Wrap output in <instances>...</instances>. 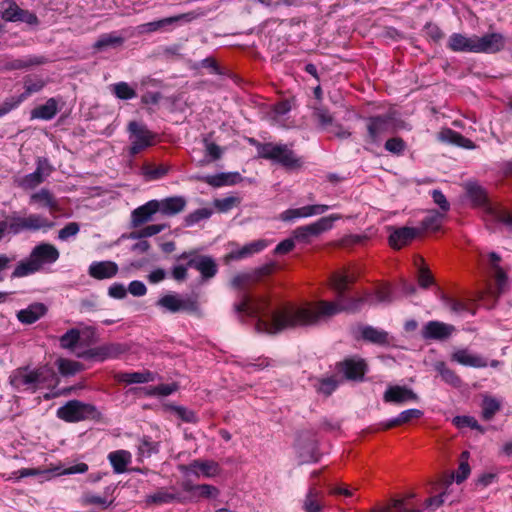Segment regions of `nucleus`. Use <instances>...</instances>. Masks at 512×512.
Instances as JSON below:
<instances>
[{
	"label": "nucleus",
	"mask_w": 512,
	"mask_h": 512,
	"mask_svg": "<svg viewBox=\"0 0 512 512\" xmlns=\"http://www.w3.org/2000/svg\"><path fill=\"white\" fill-rule=\"evenodd\" d=\"M406 144L400 137L390 138L385 143V149L393 154L400 155L404 152Z\"/></svg>",
	"instance_id": "680f3d73"
},
{
	"label": "nucleus",
	"mask_w": 512,
	"mask_h": 512,
	"mask_svg": "<svg viewBox=\"0 0 512 512\" xmlns=\"http://www.w3.org/2000/svg\"><path fill=\"white\" fill-rule=\"evenodd\" d=\"M466 191L473 206L483 210L485 221L500 222L512 227L511 213L501 206L493 205L481 186L469 183L466 186Z\"/></svg>",
	"instance_id": "20e7f679"
},
{
	"label": "nucleus",
	"mask_w": 512,
	"mask_h": 512,
	"mask_svg": "<svg viewBox=\"0 0 512 512\" xmlns=\"http://www.w3.org/2000/svg\"><path fill=\"white\" fill-rule=\"evenodd\" d=\"M23 82L25 91L21 95H19L22 101H24L31 94L41 91L46 85L43 79L38 77L33 78L31 76L24 77Z\"/></svg>",
	"instance_id": "37998d69"
},
{
	"label": "nucleus",
	"mask_w": 512,
	"mask_h": 512,
	"mask_svg": "<svg viewBox=\"0 0 512 512\" xmlns=\"http://www.w3.org/2000/svg\"><path fill=\"white\" fill-rule=\"evenodd\" d=\"M241 179L239 173H219L216 175H208L202 178V180L213 187H221L226 185H234Z\"/></svg>",
	"instance_id": "f704fd0d"
},
{
	"label": "nucleus",
	"mask_w": 512,
	"mask_h": 512,
	"mask_svg": "<svg viewBox=\"0 0 512 512\" xmlns=\"http://www.w3.org/2000/svg\"><path fill=\"white\" fill-rule=\"evenodd\" d=\"M9 383L17 390L23 388L34 393L40 388L53 387L57 383V377L49 365H42L34 369L24 366L11 372Z\"/></svg>",
	"instance_id": "f03ea898"
},
{
	"label": "nucleus",
	"mask_w": 512,
	"mask_h": 512,
	"mask_svg": "<svg viewBox=\"0 0 512 512\" xmlns=\"http://www.w3.org/2000/svg\"><path fill=\"white\" fill-rule=\"evenodd\" d=\"M431 195L434 203L439 206V211L447 214V212L450 210V203L446 199L445 195L437 189L433 190Z\"/></svg>",
	"instance_id": "338daca9"
},
{
	"label": "nucleus",
	"mask_w": 512,
	"mask_h": 512,
	"mask_svg": "<svg viewBox=\"0 0 512 512\" xmlns=\"http://www.w3.org/2000/svg\"><path fill=\"white\" fill-rule=\"evenodd\" d=\"M20 13L21 8L16 3H10L9 6L1 12V17L8 22H17Z\"/></svg>",
	"instance_id": "0e129e2a"
},
{
	"label": "nucleus",
	"mask_w": 512,
	"mask_h": 512,
	"mask_svg": "<svg viewBox=\"0 0 512 512\" xmlns=\"http://www.w3.org/2000/svg\"><path fill=\"white\" fill-rule=\"evenodd\" d=\"M219 489L210 484H197L193 500L199 498H216L219 495Z\"/></svg>",
	"instance_id": "3c124183"
},
{
	"label": "nucleus",
	"mask_w": 512,
	"mask_h": 512,
	"mask_svg": "<svg viewBox=\"0 0 512 512\" xmlns=\"http://www.w3.org/2000/svg\"><path fill=\"white\" fill-rule=\"evenodd\" d=\"M355 280L356 276L354 274L334 273L331 276L330 286L337 295V300L335 302H341L344 300L348 285L355 282Z\"/></svg>",
	"instance_id": "c85d7f7f"
},
{
	"label": "nucleus",
	"mask_w": 512,
	"mask_h": 512,
	"mask_svg": "<svg viewBox=\"0 0 512 512\" xmlns=\"http://www.w3.org/2000/svg\"><path fill=\"white\" fill-rule=\"evenodd\" d=\"M505 46V39L500 33L485 34L481 37L476 36V44L474 46L475 53H496L501 51Z\"/></svg>",
	"instance_id": "dca6fc26"
},
{
	"label": "nucleus",
	"mask_w": 512,
	"mask_h": 512,
	"mask_svg": "<svg viewBox=\"0 0 512 512\" xmlns=\"http://www.w3.org/2000/svg\"><path fill=\"white\" fill-rule=\"evenodd\" d=\"M313 115L318 121L320 127L325 131L334 123L333 116L325 108H316Z\"/></svg>",
	"instance_id": "6e6d98bb"
},
{
	"label": "nucleus",
	"mask_w": 512,
	"mask_h": 512,
	"mask_svg": "<svg viewBox=\"0 0 512 512\" xmlns=\"http://www.w3.org/2000/svg\"><path fill=\"white\" fill-rule=\"evenodd\" d=\"M476 35L466 37L460 33H453L448 41V47L455 52L475 53Z\"/></svg>",
	"instance_id": "c756f323"
},
{
	"label": "nucleus",
	"mask_w": 512,
	"mask_h": 512,
	"mask_svg": "<svg viewBox=\"0 0 512 512\" xmlns=\"http://www.w3.org/2000/svg\"><path fill=\"white\" fill-rule=\"evenodd\" d=\"M421 234V230L419 228L414 227H401L395 229L389 236V244L394 249H400L403 246L409 244L413 241L417 236Z\"/></svg>",
	"instance_id": "b1692460"
},
{
	"label": "nucleus",
	"mask_w": 512,
	"mask_h": 512,
	"mask_svg": "<svg viewBox=\"0 0 512 512\" xmlns=\"http://www.w3.org/2000/svg\"><path fill=\"white\" fill-rule=\"evenodd\" d=\"M123 42L124 39L115 33L104 34L95 42L94 48L97 50H103L110 46H120Z\"/></svg>",
	"instance_id": "49530a36"
},
{
	"label": "nucleus",
	"mask_w": 512,
	"mask_h": 512,
	"mask_svg": "<svg viewBox=\"0 0 512 512\" xmlns=\"http://www.w3.org/2000/svg\"><path fill=\"white\" fill-rule=\"evenodd\" d=\"M128 131L130 132V154L132 156L153 144L154 135L145 125L132 121L128 125Z\"/></svg>",
	"instance_id": "f8f14e48"
},
{
	"label": "nucleus",
	"mask_w": 512,
	"mask_h": 512,
	"mask_svg": "<svg viewBox=\"0 0 512 512\" xmlns=\"http://www.w3.org/2000/svg\"><path fill=\"white\" fill-rule=\"evenodd\" d=\"M184 19L190 21L192 19L191 14H181L141 24L138 26V32L142 34L153 33L155 31L164 29L166 26L172 25Z\"/></svg>",
	"instance_id": "bb28decb"
},
{
	"label": "nucleus",
	"mask_w": 512,
	"mask_h": 512,
	"mask_svg": "<svg viewBox=\"0 0 512 512\" xmlns=\"http://www.w3.org/2000/svg\"><path fill=\"white\" fill-rule=\"evenodd\" d=\"M370 304L390 303L392 301L391 288L388 285L376 289L375 297L370 296Z\"/></svg>",
	"instance_id": "4d7b16f0"
},
{
	"label": "nucleus",
	"mask_w": 512,
	"mask_h": 512,
	"mask_svg": "<svg viewBox=\"0 0 512 512\" xmlns=\"http://www.w3.org/2000/svg\"><path fill=\"white\" fill-rule=\"evenodd\" d=\"M125 352V347L119 343H107L98 347L83 351H77L75 355L78 358L86 360L104 361L110 358H116Z\"/></svg>",
	"instance_id": "ddd939ff"
},
{
	"label": "nucleus",
	"mask_w": 512,
	"mask_h": 512,
	"mask_svg": "<svg viewBox=\"0 0 512 512\" xmlns=\"http://www.w3.org/2000/svg\"><path fill=\"white\" fill-rule=\"evenodd\" d=\"M452 422L457 428L470 427L471 429L478 430L480 433L485 432V429L471 416H456Z\"/></svg>",
	"instance_id": "603ef678"
},
{
	"label": "nucleus",
	"mask_w": 512,
	"mask_h": 512,
	"mask_svg": "<svg viewBox=\"0 0 512 512\" xmlns=\"http://www.w3.org/2000/svg\"><path fill=\"white\" fill-rule=\"evenodd\" d=\"M108 459L113 467V470L117 474L124 473L127 465L131 461V454L126 450H117L109 453Z\"/></svg>",
	"instance_id": "58836bf2"
},
{
	"label": "nucleus",
	"mask_w": 512,
	"mask_h": 512,
	"mask_svg": "<svg viewBox=\"0 0 512 512\" xmlns=\"http://www.w3.org/2000/svg\"><path fill=\"white\" fill-rule=\"evenodd\" d=\"M46 63L43 56H28L21 59H13L3 63L2 69L5 71L28 69L33 66H39Z\"/></svg>",
	"instance_id": "2f4dec72"
},
{
	"label": "nucleus",
	"mask_w": 512,
	"mask_h": 512,
	"mask_svg": "<svg viewBox=\"0 0 512 512\" xmlns=\"http://www.w3.org/2000/svg\"><path fill=\"white\" fill-rule=\"evenodd\" d=\"M116 379L119 382L127 383V384H140V383H148L155 380L154 373L150 371L144 372H124L116 375Z\"/></svg>",
	"instance_id": "c9c22d12"
},
{
	"label": "nucleus",
	"mask_w": 512,
	"mask_h": 512,
	"mask_svg": "<svg viewBox=\"0 0 512 512\" xmlns=\"http://www.w3.org/2000/svg\"><path fill=\"white\" fill-rule=\"evenodd\" d=\"M321 492L315 487H310L305 499L303 500L302 508L305 512H322L323 503L321 501Z\"/></svg>",
	"instance_id": "e433bc0d"
},
{
	"label": "nucleus",
	"mask_w": 512,
	"mask_h": 512,
	"mask_svg": "<svg viewBox=\"0 0 512 512\" xmlns=\"http://www.w3.org/2000/svg\"><path fill=\"white\" fill-rule=\"evenodd\" d=\"M455 327L440 321H429L422 329V337L426 340H446L453 332Z\"/></svg>",
	"instance_id": "a211bd4d"
},
{
	"label": "nucleus",
	"mask_w": 512,
	"mask_h": 512,
	"mask_svg": "<svg viewBox=\"0 0 512 512\" xmlns=\"http://www.w3.org/2000/svg\"><path fill=\"white\" fill-rule=\"evenodd\" d=\"M369 299L370 293H365L363 297L351 298L348 301L344 299L341 302L320 301L317 305L285 306L273 311L269 320L259 318L256 329L259 332L276 334L286 329L315 325L322 318L340 312H357L364 303H370Z\"/></svg>",
	"instance_id": "f257e3e1"
},
{
	"label": "nucleus",
	"mask_w": 512,
	"mask_h": 512,
	"mask_svg": "<svg viewBox=\"0 0 512 512\" xmlns=\"http://www.w3.org/2000/svg\"><path fill=\"white\" fill-rule=\"evenodd\" d=\"M445 218H446V214H444L443 212H440L437 210L428 211L427 216L421 222V224H422V228L420 229L421 232L423 230L436 231V230L440 229Z\"/></svg>",
	"instance_id": "79ce46f5"
},
{
	"label": "nucleus",
	"mask_w": 512,
	"mask_h": 512,
	"mask_svg": "<svg viewBox=\"0 0 512 512\" xmlns=\"http://www.w3.org/2000/svg\"><path fill=\"white\" fill-rule=\"evenodd\" d=\"M178 261H187V265L196 269L203 280L213 278L218 271L215 260L209 255L200 254L197 250H189L177 257Z\"/></svg>",
	"instance_id": "6e6552de"
},
{
	"label": "nucleus",
	"mask_w": 512,
	"mask_h": 512,
	"mask_svg": "<svg viewBox=\"0 0 512 512\" xmlns=\"http://www.w3.org/2000/svg\"><path fill=\"white\" fill-rule=\"evenodd\" d=\"M330 207L328 205H307L300 208L287 209L279 216L280 220L290 222L298 218H307L326 212Z\"/></svg>",
	"instance_id": "6ab92c4d"
},
{
	"label": "nucleus",
	"mask_w": 512,
	"mask_h": 512,
	"mask_svg": "<svg viewBox=\"0 0 512 512\" xmlns=\"http://www.w3.org/2000/svg\"><path fill=\"white\" fill-rule=\"evenodd\" d=\"M47 313V307L43 303L35 302L27 308L17 312V319L26 325H30L38 321Z\"/></svg>",
	"instance_id": "cd10ccee"
},
{
	"label": "nucleus",
	"mask_w": 512,
	"mask_h": 512,
	"mask_svg": "<svg viewBox=\"0 0 512 512\" xmlns=\"http://www.w3.org/2000/svg\"><path fill=\"white\" fill-rule=\"evenodd\" d=\"M30 203L48 208L51 212L59 210V204L54 195L48 189H41L30 196Z\"/></svg>",
	"instance_id": "473e14b6"
},
{
	"label": "nucleus",
	"mask_w": 512,
	"mask_h": 512,
	"mask_svg": "<svg viewBox=\"0 0 512 512\" xmlns=\"http://www.w3.org/2000/svg\"><path fill=\"white\" fill-rule=\"evenodd\" d=\"M45 178L38 172L34 171L26 176H24L20 182V186L24 189H33L40 185Z\"/></svg>",
	"instance_id": "13d9d810"
},
{
	"label": "nucleus",
	"mask_w": 512,
	"mask_h": 512,
	"mask_svg": "<svg viewBox=\"0 0 512 512\" xmlns=\"http://www.w3.org/2000/svg\"><path fill=\"white\" fill-rule=\"evenodd\" d=\"M251 282H254L253 275H251V273H240L232 278L231 286L234 289L242 290Z\"/></svg>",
	"instance_id": "69168bd1"
},
{
	"label": "nucleus",
	"mask_w": 512,
	"mask_h": 512,
	"mask_svg": "<svg viewBox=\"0 0 512 512\" xmlns=\"http://www.w3.org/2000/svg\"><path fill=\"white\" fill-rule=\"evenodd\" d=\"M361 336L364 340L378 344H388V333L384 330H379L372 326H365L361 329Z\"/></svg>",
	"instance_id": "a19ab883"
},
{
	"label": "nucleus",
	"mask_w": 512,
	"mask_h": 512,
	"mask_svg": "<svg viewBox=\"0 0 512 512\" xmlns=\"http://www.w3.org/2000/svg\"><path fill=\"white\" fill-rule=\"evenodd\" d=\"M438 138L442 142L455 144V145L463 147V148H467V149L475 148L474 143L470 139L465 138L460 133H458L452 129H449V128L442 129L438 134Z\"/></svg>",
	"instance_id": "72a5a7b5"
},
{
	"label": "nucleus",
	"mask_w": 512,
	"mask_h": 512,
	"mask_svg": "<svg viewBox=\"0 0 512 512\" xmlns=\"http://www.w3.org/2000/svg\"><path fill=\"white\" fill-rule=\"evenodd\" d=\"M451 360L463 366L485 368L488 366L486 358L473 354L466 348L457 349L451 354Z\"/></svg>",
	"instance_id": "5701e85b"
},
{
	"label": "nucleus",
	"mask_w": 512,
	"mask_h": 512,
	"mask_svg": "<svg viewBox=\"0 0 512 512\" xmlns=\"http://www.w3.org/2000/svg\"><path fill=\"white\" fill-rule=\"evenodd\" d=\"M268 303L264 299H258L253 301L252 298L246 294L241 293L239 296V301L234 304V310L237 313H245L249 316H258L260 314H264L265 309L267 308Z\"/></svg>",
	"instance_id": "f3484780"
},
{
	"label": "nucleus",
	"mask_w": 512,
	"mask_h": 512,
	"mask_svg": "<svg viewBox=\"0 0 512 512\" xmlns=\"http://www.w3.org/2000/svg\"><path fill=\"white\" fill-rule=\"evenodd\" d=\"M118 265L113 261H96L90 264L88 273L97 280L111 279L118 273Z\"/></svg>",
	"instance_id": "393cba45"
},
{
	"label": "nucleus",
	"mask_w": 512,
	"mask_h": 512,
	"mask_svg": "<svg viewBox=\"0 0 512 512\" xmlns=\"http://www.w3.org/2000/svg\"><path fill=\"white\" fill-rule=\"evenodd\" d=\"M54 223L40 214H30L27 217L12 216L8 229L13 234H19L22 231H38L51 229Z\"/></svg>",
	"instance_id": "1a4fd4ad"
},
{
	"label": "nucleus",
	"mask_w": 512,
	"mask_h": 512,
	"mask_svg": "<svg viewBox=\"0 0 512 512\" xmlns=\"http://www.w3.org/2000/svg\"><path fill=\"white\" fill-rule=\"evenodd\" d=\"M383 400L386 403L402 404L405 402L418 401L417 394L406 386H389L383 395Z\"/></svg>",
	"instance_id": "aec40b11"
},
{
	"label": "nucleus",
	"mask_w": 512,
	"mask_h": 512,
	"mask_svg": "<svg viewBox=\"0 0 512 512\" xmlns=\"http://www.w3.org/2000/svg\"><path fill=\"white\" fill-rule=\"evenodd\" d=\"M337 368L348 380H362L367 370V364L362 358L351 357L338 363Z\"/></svg>",
	"instance_id": "2eb2a0df"
},
{
	"label": "nucleus",
	"mask_w": 512,
	"mask_h": 512,
	"mask_svg": "<svg viewBox=\"0 0 512 512\" xmlns=\"http://www.w3.org/2000/svg\"><path fill=\"white\" fill-rule=\"evenodd\" d=\"M57 417L65 422L74 423L86 419H98L100 412L94 405L79 400H70L57 410Z\"/></svg>",
	"instance_id": "423d86ee"
},
{
	"label": "nucleus",
	"mask_w": 512,
	"mask_h": 512,
	"mask_svg": "<svg viewBox=\"0 0 512 512\" xmlns=\"http://www.w3.org/2000/svg\"><path fill=\"white\" fill-rule=\"evenodd\" d=\"M268 245H269V242L266 240H263V239L256 240V241H253V242H250V243L244 245L241 248H237V249L230 251L226 255L225 259L227 261H230V260H241L244 258H248L256 253L261 252Z\"/></svg>",
	"instance_id": "a878e982"
},
{
	"label": "nucleus",
	"mask_w": 512,
	"mask_h": 512,
	"mask_svg": "<svg viewBox=\"0 0 512 512\" xmlns=\"http://www.w3.org/2000/svg\"><path fill=\"white\" fill-rule=\"evenodd\" d=\"M434 367L445 383L455 388L461 387V378L457 375V373L454 370L450 369L444 362H437Z\"/></svg>",
	"instance_id": "ea45409f"
},
{
	"label": "nucleus",
	"mask_w": 512,
	"mask_h": 512,
	"mask_svg": "<svg viewBox=\"0 0 512 512\" xmlns=\"http://www.w3.org/2000/svg\"><path fill=\"white\" fill-rule=\"evenodd\" d=\"M158 208V200H150L134 209L131 213L132 227H139L150 221L152 217L159 212Z\"/></svg>",
	"instance_id": "4be33fe9"
},
{
	"label": "nucleus",
	"mask_w": 512,
	"mask_h": 512,
	"mask_svg": "<svg viewBox=\"0 0 512 512\" xmlns=\"http://www.w3.org/2000/svg\"><path fill=\"white\" fill-rule=\"evenodd\" d=\"M493 276L496 282L495 288H490L488 293L493 297H498L507 285V275L502 268L493 269Z\"/></svg>",
	"instance_id": "8fccbe9b"
},
{
	"label": "nucleus",
	"mask_w": 512,
	"mask_h": 512,
	"mask_svg": "<svg viewBox=\"0 0 512 512\" xmlns=\"http://www.w3.org/2000/svg\"><path fill=\"white\" fill-rule=\"evenodd\" d=\"M185 500L186 497H183L175 487L160 488L146 497V503L154 505L169 504L172 502L183 503Z\"/></svg>",
	"instance_id": "412c9836"
},
{
	"label": "nucleus",
	"mask_w": 512,
	"mask_h": 512,
	"mask_svg": "<svg viewBox=\"0 0 512 512\" xmlns=\"http://www.w3.org/2000/svg\"><path fill=\"white\" fill-rule=\"evenodd\" d=\"M468 452H463L461 457H462V461L458 467V471H457V474L455 475V480L457 483H462L467 477L468 475L470 474V467H469V464L467 462V459H468Z\"/></svg>",
	"instance_id": "e2e57ef3"
},
{
	"label": "nucleus",
	"mask_w": 512,
	"mask_h": 512,
	"mask_svg": "<svg viewBox=\"0 0 512 512\" xmlns=\"http://www.w3.org/2000/svg\"><path fill=\"white\" fill-rule=\"evenodd\" d=\"M263 159L280 164L287 170H298L303 166L301 157L292 150V145L268 143Z\"/></svg>",
	"instance_id": "39448f33"
},
{
	"label": "nucleus",
	"mask_w": 512,
	"mask_h": 512,
	"mask_svg": "<svg viewBox=\"0 0 512 512\" xmlns=\"http://www.w3.org/2000/svg\"><path fill=\"white\" fill-rule=\"evenodd\" d=\"M340 219L339 215L322 217L314 223L296 228L293 231V238L299 242L309 243L311 237H317L333 227V222Z\"/></svg>",
	"instance_id": "9b49d317"
},
{
	"label": "nucleus",
	"mask_w": 512,
	"mask_h": 512,
	"mask_svg": "<svg viewBox=\"0 0 512 512\" xmlns=\"http://www.w3.org/2000/svg\"><path fill=\"white\" fill-rule=\"evenodd\" d=\"M240 204V198L236 196H229L222 199H215L213 202L214 207L222 213L228 212Z\"/></svg>",
	"instance_id": "5fc2aeb1"
},
{
	"label": "nucleus",
	"mask_w": 512,
	"mask_h": 512,
	"mask_svg": "<svg viewBox=\"0 0 512 512\" xmlns=\"http://www.w3.org/2000/svg\"><path fill=\"white\" fill-rule=\"evenodd\" d=\"M158 209L163 215L173 216L182 212L186 207V200L182 196L168 197L158 200Z\"/></svg>",
	"instance_id": "7c9ffc66"
},
{
	"label": "nucleus",
	"mask_w": 512,
	"mask_h": 512,
	"mask_svg": "<svg viewBox=\"0 0 512 512\" xmlns=\"http://www.w3.org/2000/svg\"><path fill=\"white\" fill-rule=\"evenodd\" d=\"M500 403L492 397H485L482 402V417L484 420H491L494 415L500 410Z\"/></svg>",
	"instance_id": "de8ad7c7"
},
{
	"label": "nucleus",
	"mask_w": 512,
	"mask_h": 512,
	"mask_svg": "<svg viewBox=\"0 0 512 512\" xmlns=\"http://www.w3.org/2000/svg\"><path fill=\"white\" fill-rule=\"evenodd\" d=\"M56 363L59 372L64 376L74 375L82 368L81 363L65 358H59Z\"/></svg>",
	"instance_id": "09e8293b"
},
{
	"label": "nucleus",
	"mask_w": 512,
	"mask_h": 512,
	"mask_svg": "<svg viewBox=\"0 0 512 512\" xmlns=\"http://www.w3.org/2000/svg\"><path fill=\"white\" fill-rule=\"evenodd\" d=\"M338 382L333 377L321 378L315 385L316 391L325 396H329L337 388Z\"/></svg>",
	"instance_id": "864d4df0"
},
{
	"label": "nucleus",
	"mask_w": 512,
	"mask_h": 512,
	"mask_svg": "<svg viewBox=\"0 0 512 512\" xmlns=\"http://www.w3.org/2000/svg\"><path fill=\"white\" fill-rule=\"evenodd\" d=\"M394 116L392 113L372 116L366 119L367 135L365 138L368 144H378L381 136L385 133L393 132Z\"/></svg>",
	"instance_id": "9d476101"
},
{
	"label": "nucleus",
	"mask_w": 512,
	"mask_h": 512,
	"mask_svg": "<svg viewBox=\"0 0 512 512\" xmlns=\"http://www.w3.org/2000/svg\"><path fill=\"white\" fill-rule=\"evenodd\" d=\"M182 472L193 474L197 477L200 475L211 478L219 475L220 466L213 460H194L188 465L181 467Z\"/></svg>",
	"instance_id": "4468645a"
},
{
	"label": "nucleus",
	"mask_w": 512,
	"mask_h": 512,
	"mask_svg": "<svg viewBox=\"0 0 512 512\" xmlns=\"http://www.w3.org/2000/svg\"><path fill=\"white\" fill-rule=\"evenodd\" d=\"M156 305L169 313H198L199 303L196 296H182L178 293H168L161 296Z\"/></svg>",
	"instance_id": "0eeeda50"
},
{
	"label": "nucleus",
	"mask_w": 512,
	"mask_h": 512,
	"mask_svg": "<svg viewBox=\"0 0 512 512\" xmlns=\"http://www.w3.org/2000/svg\"><path fill=\"white\" fill-rule=\"evenodd\" d=\"M80 231V226L76 222H69L58 232V238L61 241H66L71 237H75Z\"/></svg>",
	"instance_id": "052dcab7"
},
{
	"label": "nucleus",
	"mask_w": 512,
	"mask_h": 512,
	"mask_svg": "<svg viewBox=\"0 0 512 512\" xmlns=\"http://www.w3.org/2000/svg\"><path fill=\"white\" fill-rule=\"evenodd\" d=\"M81 340V332L78 329H70L60 337V346L64 349L74 351Z\"/></svg>",
	"instance_id": "c03bdc74"
},
{
	"label": "nucleus",
	"mask_w": 512,
	"mask_h": 512,
	"mask_svg": "<svg viewBox=\"0 0 512 512\" xmlns=\"http://www.w3.org/2000/svg\"><path fill=\"white\" fill-rule=\"evenodd\" d=\"M211 210L207 208L197 209L186 216L185 222L187 226H192L203 219H208L211 216Z\"/></svg>",
	"instance_id": "bf43d9fd"
},
{
	"label": "nucleus",
	"mask_w": 512,
	"mask_h": 512,
	"mask_svg": "<svg viewBox=\"0 0 512 512\" xmlns=\"http://www.w3.org/2000/svg\"><path fill=\"white\" fill-rule=\"evenodd\" d=\"M57 112V102L54 98H50L45 104L40 105L31 111V119L51 120Z\"/></svg>",
	"instance_id": "4c0bfd02"
},
{
	"label": "nucleus",
	"mask_w": 512,
	"mask_h": 512,
	"mask_svg": "<svg viewBox=\"0 0 512 512\" xmlns=\"http://www.w3.org/2000/svg\"><path fill=\"white\" fill-rule=\"evenodd\" d=\"M139 454L143 457H150L159 450L158 444L148 439H143L138 447Z\"/></svg>",
	"instance_id": "774afa93"
},
{
	"label": "nucleus",
	"mask_w": 512,
	"mask_h": 512,
	"mask_svg": "<svg viewBox=\"0 0 512 512\" xmlns=\"http://www.w3.org/2000/svg\"><path fill=\"white\" fill-rule=\"evenodd\" d=\"M58 249L49 243L36 245L28 258L20 261L11 274V278H22L38 272L43 265L55 263L59 259Z\"/></svg>",
	"instance_id": "7ed1b4c3"
},
{
	"label": "nucleus",
	"mask_w": 512,
	"mask_h": 512,
	"mask_svg": "<svg viewBox=\"0 0 512 512\" xmlns=\"http://www.w3.org/2000/svg\"><path fill=\"white\" fill-rule=\"evenodd\" d=\"M113 94L121 100H129L136 97V91L127 82H118L111 86Z\"/></svg>",
	"instance_id": "a18cd8bd"
}]
</instances>
